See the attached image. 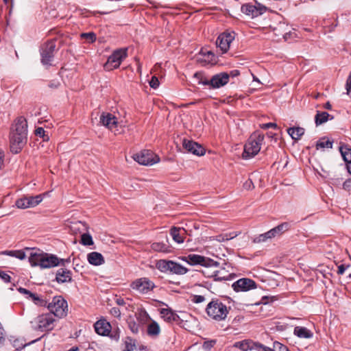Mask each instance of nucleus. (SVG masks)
Segmentation results:
<instances>
[{"instance_id":"obj_1","label":"nucleus","mask_w":351,"mask_h":351,"mask_svg":"<svg viewBox=\"0 0 351 351\" xmlns=\"http://www.w3.org/2000/svg\"><path fill=\"white\" fill-rule=\"evenodd\" d=\"M27 124L23 117L17 118L12 125L10 134V150L18 154L27 143Z\"/></svg>"},{"instance_id":"obj_2","label":"nucleus","mask_w":351,"mask_h":351,"mask_svg":"<svg viewBox=\"0 0 351 351\" xmlns=\"http://www.w3.org/2000/svg\"><path fill=\"white\" fill-rule=\"evenodd\" d=\"M206 312L211 319L220 322L226 318L229 309L221 301L216 299L207 304Z\"/></svg>"},{"instance_id":"obj_3","label":"nucleus","mask_w":351,"mask_h":351,"mask_svg":"<svg viewBox=\"0 0 351 351\" xmlns=\"http://www.w3.org/2000/svg\"><path fill=\"white\" fill-rule=\"evenodd\" d=\"M56 319L51 313H43L34 318L31 322V327L33 330L40 332H49L55 326Z\"/></svg>"},{"instance_id":"obj_4","label":"nucleus","mask_w":351,"mask_h":351,"mask_svg":"<svg viewBox=\"0 0 351 351\" xmlns=\"http://www.w3.org/2000/svg\"><path fill=\"white\" fill-rule=\"evenodd\" d=\"M263 141L262 134L255 133L251 135L244 146L243 157L247 159L256 156L260 152Z\"/></svg>"},{"instance_id":"obj_5","label":"nucleus","mask_w":351,"mask_h":351,"mask_svg":"<svg viewBox=\"0 0 351 351\" xmlns=\"http://www.w3.org/2000/svg\"><path fill=\"white\" fill-rule=\"evenodd\" d=\"M156 268L163 273L169 272L172 274L184 275L189 269L181 264L173 261L161 259L157 261Z\"/></svg>"},{"instance_id":"obj_6","label":"nucleus","mask_w":351,"mask_h":351,"mask_svg":"<svg viewBox=\"0 0 351 351\" xmlns=\"http://www.w3.org/2000/svg\"><path fill=\"white\" fill-rule=\"evenodd\" d=\"M51 314L58 318H63L68 313L67 302L61 295L55 296L47 306Z\"/></svg>"},{"instance_id":"obj_7","label":"nucleus","mask_w":351,"mask_h":351,"mask_svg":"<svg viewBox=\"0 0 351 351\" xmlns=\"http://www.w3.org/2000/svg\"><path fill=\"white\" fill-rule=\"evenodd\" d=\"M179 258L191 265H201L205 267H217L219 265V263L217 261L195 254H190Z\"/></svg>"},{"instance_id":"obj_8","label":"nucleus","mask_w":351,"mask_h":351,"mask_svg":"<svg viewBox=\"0 0 351 351\" xmlns=\"http://www.w3.org/2000/svg\"><path fill=\"white\" fill-rule=\"evenodd\" d=\"M290 228V225L287 222L282 223L270 230L261 234L254 239V243H263L269 239H271L281 235Z\"/></svg>"},{"instance_id":"obj_9","label":"nucleus","mask_w":351,"mask_h":351,"mask_svg":"<svg viewBox=\"0 0 351 351\" xmlns=\"http://www.w3.org/2000/svg\"><path fill=\"white\" fill-rule=\"evenodd\" d=\"M127 48H121L115 50L108 58L107 62L104 64V69L107 71H111L118 68L122 61L125 60L128 56Z\"/></svg>"},{"instance_id":"obj_10","label":"nucleus","mask_w":351,"mask_h":351,"mask_svg":"<svg viewBox=\"0 0 351 351\" xmlns=\"http://www.w3.org/2000/svg\"><path fill=\"white\" fill-rule=\"evenodd\" d=\"M266 10L267 8L265 5L258 3L256 1L244 3L241 5V11L252 19L263 14Z\"/></svg>"},{"instance_id":"obj_11","label":"nucleus","mask_w":351,"mask_h":351,"mask_svg":"<svg viewBox=\"0 0 351 351\" xmlns=\"http://www.w3.org/2000/svg\"><path fill=\"white\" fill-rule=\"evenodd\" d=\"M133 159L142 165H153L160 161L159 157L150 150H143L133 156Z\"/></svg>"},{"instance_id":"obj_12","label":"nucleus","mask_w":351,"mask_h":351,"mask_svg":"<svg viewBox=\"0 0 351 351\" xmlns=\"http://www.w3.org/2000/svg\"><path fill=\"white\" fill-rule=\"evenodd\" d=\"M155 287L154 283L147 278H140L130 284V287L141 294H146Z\"/></svg>"},{"instance_id":"obj_13","label":"nucleus","mask_w":351,"mask_h":351,"mask_svg":"<svg viewBox=\"0 0 351 351\" xmlns=\"http://www.w3.org/2000/svg\"><path fill=\"white\" fill-rule=\"evenodd\" d=\"M56 41L51 40L45 43L41 49V62L43 65L49 66L53 58V53L56 49Z\"/></svg>"},{"instance_id":"obj_14","label":"nucleus","mask_w":351,"mask_h":351,"mask_svg":"<svg viewBox=\"0 0 351 351\" xmlns=\"http://www.w3.org/2000/svg\"><path fill=\"white\" fill-rule=\"evenodd\" d=\"M234 32H223L221 34L216 40L217 47L222 53H226L230 49V44L234 40Z\"/></svg>"},{"instance_id":"obj_15","label":"nucleus","mask_w":351,"mask_h":351,"mask_svg":"<svg viewBox=\"0 0 351 351\" xmlns=\"http://www.w3.org/2000/svg\"><path fill=\"white\" fill-rule=\"evenodd\" d=\"M234 347L239 348L242 351L257 350V351H270V348L263 346L259 343L254 342L251 340H244L235 342Z\"/></svg>"},{"instance_id":"obj_16","label":"nucleus","mask_w":351,"mask_h":351,"mask_svg":"<svg viewBox=\"0 0 351 351\" xmlns=\"http://www.w3.org/2000/svg\"><path fill=\"white\" fill-rule=\"evenodd\" d=\"M65 262H69V260L60 259L55 255H49L43 253L40 267L43 269L56 267L58 265H64Z\"/></svg>"},{"instance_id":"obj_17","label":"nucleus","mask_w":351,"mask_h":351,"mask_svg":"<svg viewBox=\"0 0 351 351\" xmlns=\"http://www.w3.org/2000/svg\"><path fill=\"white\" fill-rule=\"evenodd\" d=\"M230 75L228 73H220L212 76L210 79V88H219L229 82Z\"/></svg>"},{"instance_id":"obj_18","label":"nucleus","mask_w":351,"mask_h":351,"mask_svg":"<svg viewBox=\"0 0 351 351\" xmlns=\"http://www.w3.org/2000/svg\"><path fill=\"white\" fill-rule=\"evenodd\" d=\"M235 291H247L256 288V282L249 278H241L232 284Z\"/></svg>"},{"instance_id":"obj_19","label":"nucleus","mask_w":351,"mask_h":351,"mask_svg":"<svg viewBox=\"0 0 351 351\" xmlns=\"http://www.w3.org/2000/svg\"><path fill=\"white\" fill-rule=\"evenodd\" d=\"M182 145L188 152L194 155L200 156L205 154V149L193 141L184 139Z\"/></svg>"},{"instance_id":"obj_20","label":"nucleus","mask_w":351,"mask_h":351,"mask_svg":"<svg viewBox=\"0 0 351 351\" xmlns=\"http://www.w3.org/2000/svg\"><path fill=\"white\" fill-rule=\"evenodd\" d=\"M100 123L110 130H113L117 125V119L110 113H102L100 116Z\"/></svg>"},{"instance_id":"obj_21","label":"nucleus","mask_w":351,"mask_h":351,"mask_svg":"<svg viewBox=\"0 0 351 351\" xmlns=\"http://www.w3.org/2000/svg\"><path fill=\"white\" fill-rule=\"evenodd\" d=\"M95 332L102 336H106L108 335L111 329V326L109 322H106V320H99L95 324Z\"/></svg>"},{"instance_id":"obj_22","label":"nucleus","mask_w":351,"mask_h":351,"mask_svg":"<svg viewBox=\"0 0 351 351\" xmlns=\"http://www.w3.org/2000/svg\"><path fill=\"white\" fill-rule=\"evenodd\" d=\"M197 61L205 64H210L215 62L216 58L211 51L202 49L197 57Z\"/></svg>"},{"instance_id":"obj_23","label":"nucleus","mask_w":351,"mask_h":351,"mask_svg":"<svg viewBox=\"0 0 351 351\" xmlns=\"http://www.w3.org/2000/svg\"><path fill=\"white\" fill-rule=\"evenodd\" d=\"M56 279L58 283L71 282L72 280L71 272L66 269L60 268L57 271Z\"/></svg>"},{"instance_id":"obj_24","label":"nucleus","mask_w":351,"mask_h":351,"mask_svg":"<svg viewBox=\"0 0 351 351\" xmlns=\"http://www.w3.org/2000/svg\"><path fill=\"white\" fill-rule=\"evenodd\" d=\"M87 260L90 265L99 266L104 263V258L101 253L92 252L87 254Z\"/></svg>"},{"instance_id":"obj_25","label":"nucleus","mask_w":351,"mask_h":351,"mask_svg":"<svg viewBox=\"0 0 351 351\" xmlns=\"http://www.w3.org/2000/svg\"><path fill=\"white\" fill-rule=\"evenodd\" d=\"M160 315L164 320L167 322H176L179 318L176 313L168 308H162L160 310Z\"/></svg>"},{"instance_id":"obj_26","label":"nucleus","mask_w":351,"mask_h":351,"mask_svg":"<svg viewBox=\"0 0 351 351\" xmlns=\"http://www.w3.org/2000/svg\"><path fill=\"white\" fill-rule=\"evenodd\" d=\"M43 256V252L32 250L29 256V262L32 267L40 266Z\"/></svg>"},{"instance_id":"obj_27","label":"nucleus","mask_w":351,"mask_h":351,"mask_svg":"<svg viewBox=\"0 0 351 351\" xmlns=\"http://www.w3.org/2000/svg\"><path fill=\"white\" fill-rule=\"evenodd\" d=\"M293 333L300 338L310 339L313 337V332L305 327L296 326L294 328Z\"/></svg>"},{"instance_id":"obj_28","label":"nucleus","mask_w":351,"mask_h":351,"mask_svg":"<svg viewBox=\"0 0 351 351\" xmlns=\"http://www.w3.org/2000/svg\"><path fill=\"white\" fill-rule=\"evenodd\" d=\"M237 236H238V233H237V232H230V233L221 234H219V235H217L215 237H209V241H216L218 242H224V241L232 239Z\"/></svg>"},{"instance_id":"obj_29","label":"nucleus","mask_w":351,"mask_h":351,"mask_svg":"<svg viewBox=\"0 0 351 351\" xmlns=\"http://www.w3.org/2000/svg\"><path fill=\"white\" fill-rule=\"evenodd\" d=\"M147 332L151 337L158 336L160 332L159 324L156 321L152 320L151 323L147 326Z\"/></svg>"},{"instance_id":"obj_30","label":"nucleus","mask_w":351,"mask_h":351,"mask_svg":"<svg viewBox=\"0 0 351 351\" xmlns=\"http://www.w3.org/2000/svg\"><path fill=\"white\" fill-rule=\"evenodd\" d=\"M287 132L292 139L298 141L304 134V129L300 127L289 128Z\"/></svg>"},{"instance_id":"obj_31","label":"nucleus","mask_w":351,"mask_h":351,"mask_svg":"<svg viewBox=\"0 0 351 351\" xmlns=\"http://www.w3.org/2000/svg\"><path fill=\"white\" fill-rule=\"evenodd\" d=\"M0 254L15 257L20 260L26 258L25 252L23 250H5L0 252Z\"/></svg>"},{"instance_id":"obj_32","label":"nucleus","mask_w":351,"mask_h":351,"mask_svg":"<svg viewBox=\"0 0 351 351\" xmlns=\"http://www.w3.org/2000/svg\"><path fill=\"white\" fill-rule=\"evenodd\" d=\"M339 151L344 160L348 164L351 162V148L348 145H341L339 147Z\"/></svg>"},{"instance_id":"obj_33","label":"nucleus","mask_w":351,"mask_h":351,"mask_svg":"<svg viewBox=\"0 0 351 351\" xmlns=\"http://www.w3.org/2000/svg\"><path fill=\"white\" fill-rule=\"evenodd\" d=\"M333 141L326 137L320 138L316 143L317 149H331L332 147Z\"/></svg>"},{"instance_id":"obj_34","label":"nucleus","mask_w":351,"mask_h":351,"mask_svg":"<svg viewBox=\"0 0 351 351\" xmlns=\"http://www.w3.org/2000/svg\"><path fill=\"white\" fill-rule=\"evenodd\" d=\"M329 117L330 114L326 112H317L315 117L316 125H322L326 122Z\"/></svg>"},{"instance_id":"obj_35","label":"nucleus","mask_w":351,"mask_h":351,"mask_svg":"<svg viewBox=\"0 0 351 351\" xmlns=\"http://www.w3.org/2000/svg\"><path fill=\"white\" fill-rule=\"evenodd\" d=\"M136 317L137 320L142 324H146L150 317L147 313V311L144 309H140L136 313Z\"/></svg>"},{"instance_id":"obj_36","label":"nucleus","mask_w":351,"mask_h":351,"mask_svg":"<svg viewBox=\"0 0 351 351\" xmlns=\"http://www.w3.org/2000/svg\"><path fill=\"white\" fill-rule=\"evenodd\" d=\"M152 249L156 252L168 253L170 252L169 247L163 243L156 242L152 245Z\"/></svg>"},{"instance_id":"obj_37","label":"nucleus","mask_w":351,"mask_h":351,"mask_svg":"<svg viewBox=\"0 0 351 351\" xmlns=\"http://www.w3.org/2000/svg\"><path fill=\"white\" fill-rule=\"evenodd\" d=\"M180 231V228H177L175 227L171 229V235L173 239L178 243H182L184 242V238L181 234Z\"/></svg>"},{"instance_id":"obj_38","label":"nucleus","mask_w":351,"mask_h":351,"mask_svg":"<svg viewBox=\"0 0 351 351\" xmlns=\"http://www.w3.org/2000/svg\"><path fill=\"white\" fill-rule=\"evenodd\" d=\"M29 208L35 207L43 201V195L36 196H27Z\"/></svg>"},{"instance_id":"obj_39","label":"nucleus","mask_w":351,"mask_h":351,"mask_svg":"<svg viewBox=\"0 0 351 351\" xmlns=\"http://www.w3.org/2000/svg\"><path fill=\"white\" fill-rule=\"evenodd\" d=\"M86 229V226L84 223L82 221H76L73 223L71 226V230L74 234H77L78 232L81 233L82 231Z\"/></svg>"},{"instance_id":"obj_40","label":"nucleus","mask_w":351,"mask_h":351,"mask_svg":"<svg viewBox=\"0 0 351 351\" xmlns=\"http://www.w3.org/2000/svg\"><path fill=\"white\" fill-rule=\"evenodd\" d=\"M194 78L196 79L197 82L199 84H202L205 86H210V79H207L202 73L197 72L194 74Z\"/></svg>"},{"instance_id":"obj_41","label":"nucleus","mask_w":351,"mask_h":351,"mask_svg":"<svg viewBox=\"0 0 351 351\" xmlns=\"http://www.w3.org/2000/svg\"><path fill=\"white\" fill-rule=\"evenodd\" d=\"M136 350V343L134 340L128 337L125 341V348L123 351H134Z\"/></svg>"},{"instance_id":"obj_42","label":"nucleus","mask_w":351,"mask_h":351,"mask_svg":"<svg viewBox=\"0 0 351 351\" xmlns=\"http://www.w3.org/2000/svg\"><path fill=\"white\" fill-rule=\"evenodd\" d=\"M30 298L34 301V302L38 306H47V302L43 300V298H40L38 295L35 293H32L30 295Z\"/></svg>"},{"instance_id":"obj_43","label":"nucleus","mask_w":351,"mask_h":351,"mask_svg":"<svg viewBox=\"0 0 351 351\" xmlns=\"http://www.w3.org/2000/svg\"><path fill=\"white\" fill-rule=\"evenodd\" d=\"M81 243L84 245H91L93 244V238L89 234L83 233L81 236Z\"/></svg>"},{"instance_id":"obj_44","label":"nucleus","mask_w":351,"mask_h":351,"mask_svg":"<svg viewBox=\"0 0 351 351\" xmlns=\"http://www.w3.org/2000/svg\"><path fill=\"white\" fill-rule=\"evenodd\" d=\"M16 206L21 209H25L29 208L28 200L27 197H22L16 202Z\"/></svg>"},{"instance_id":"obj_45","label":"nucleus","mask_w":351,"mask_h":351,"mask_svg":"<svg viewBox=\"0 0 351 351\" xmlns=\"http://www.w3.org/2000/svg\"><path fill=\"white\" fill-rule=\"evenodd\" d=\"M274 349L270 348V351H289L287 346L279 342H275L274 343Z\"/></svg>"},{"instance_id":"obj_46","label":"nucleus","mask_w":351,"mask_h":351,"mask_svg":"<svg viewBox=\"0 0 351 351\" xmlns=\"http://www.w3.org/2000/svg\"><path fill=\"white\" fill-rule=\"evenodd\" d=\"M81 36L86 39L89 43H93L96 40V35L93 32L83 33Z\"/></svg>"},{"instance_id":"obj_47","label":"nucleus","mask_w":351,"mask_h":351,"mask_svg":"<svg viewBox=\"0 0 351 351\" xmlns=\"http://www.w3.org/2000/svg\"><path fill=\"white\" fill-rule=\"evenodd\" d=\"M159 80L158 79L157 77L156 76H153L151 79V80L149 81V86L152 88H157L158 86H159Z\"/></svg>"},{"instance_id":"obj_48","label":"nucleus","mask_w":351,"mask_h":351,"mask_svg":"<svg viewBox=\"0 0 351 351\" xmlns=\"http://www.w3.org/2000/svg\"><path fill=\"white\" fill-rule=\"evenodd\" d=\"M129 328L133 333H137L139 330L138 325L134 321L129 322Z\"/></svg>"},{"instance_id":"obj_49","label":"nucleus","mask_w":351,"mask_h":351,"mask_svg":"<svg viewBox=\"0 0 351 351\" xmlns=\"http://www.w3.org/2000/svg\"><path fill=\"white\" fill-rule=\"evenodd\" d=\"M204 300H205L204 296L200 295H195L193 296V298H192V301L194 303H197V304L203 302Z\"/></svg>"},{"instance_id":"obj_50","label":"nucleus","mask_w":351,"mask_h":351,"mask_svg":"<svg viewBox=\"0 0 351 351\" xmlns=\"http://www.w3.org/2000/svg\"><path fill=\"white\" fill-rule=\"evenodd\" d=\"M215 343H216L215 340L205 341L203 344V348L206 350H209L214 346Z\"/></svg>"},{"instance_id":"obj_51","label":"nucleus","mask_w":351,"mask_h":351,"mask_svg":"<svg viewBox=\"0 0 351 351\" xmlns=\"http://www.w3.org/2000/svg\"><path fill=\"white\" fill-rule=\"evenodd\" d=\"M110 314L115 317H121V311L119 308L113 307L110 309Z\"/></svg>"},{"instance_id":"obj_52","label":"nucleus","mask_w":351,"mask_h":351,"mask_svg":"<svg viewBox=\"0 0 351 351\" xmlns=\"http://www.w3.org/2000/svg\"><path fill=\"white\" fill-rule=\"evenodd\" d=\"M0 278L5 282H9L11 277L5 271H0Z\"/></svg>"},{"instance_id":"obj_53","label":"nucleus","mask_w":351,"mask_h":351,"mask_svg":"<svg viewBox=\"0 0 351 351\" xmlns=\"http://www.w3.org/2000/svg\"><path fill=\"white\" fill-rule=\"evenodd\" d=\"M35 133H36V136L45 138V130L43 128H36V130H35Z\"/></svg>"},{"instance_id":"obj_54","label":"nucleus","mask_w":351,"mask_h":351,"mask_svg":"<svg viewBox=\"0 0 351 351\" xmlns=\"http://www.w3.org/2000/svg\"><path fill=\"white\" fill-rule=\"evenodd\" d=\"M343 188L347 191L351 190V179H348L343 182Z\"/></svg>"},{"instance_id":"obj_55","label":"nucleus","mask_w":351,"mask_h":351,"mask_svg":"<svg viewBox=\"0 0 351 351\" xmlns=\"http://www.w3.org/2000/svg\"><path fill=\"white\" fill-rule=\"evenodd\" d=\"M19 291L21 293H23V294H25V295H27V298H30V295H32L33 293L30 292L29 290L25 289V288H22V287H20L19 289Z\"/></svg>"},{"instance_id":"obj_56","label":"nucleus","mask_w":351,"mask_h":351,"mask_svg":"<svg viewBox=\"0 0 351 351\" xmlns=\"http://www.w3.org/2000/svg\"><path fill=\"white\" fill-rule=\"evenodd\" d=\"M4 156V152L0 149V170L2 169L3 166Z\"/></svg>"},{"instance_id":"obj_57","label":"nucleus","mask_w":351,"mask_h":351,"mask_svg":"<svg viewBox=\"0 0 351 351\" xmlns=\"http://www.w3.org/2000/svg\"><path fill=\"white\" fill-rule=\"evenodd\" d=\"M346 267L344 265H341L338 267V271H337V273L340 275H342L346 269Z\"/></svg>"},{"instance_id":"obj_58","label":"nucleus","mask_w":351,"mask_h":351,"mask_svg":"<svg viewBox=\"0 0 351 351\" xmlns=\"http://www.w3.org/2000/svg\"><path fill=\"white\" fill-rule=\"evenodd\" d=\"M116 304L119 306H124L125 305V302L123 298H119L116 299Z\"/></svg>"},{"instance_id":"obj_59","label":"nucleus","mask_w":351,"mask_h":351,"mask_svg":"<svg viewBox=\"0 0 351 351\" xmlns=\"http://www.w3.org/2000/svg\"><path fill=\"white\" fill-rule=\"evenodd\" d=\"M276 124L274 123H268L263 125V128H276Z\"/></svg>"},{"instance_id":"obj_60","label":"nucleus","mask_w":351,"mask_h":351,"mask_svg":"<svg viewBox=\"0 0 351 351\" xmlns=\"http://www.w3.org/2000/svg\"><path fill=\"white\" fill-rule=\"evenodd\" d=\"M240 74L239 71L238 70H233L230 73V76L235 77Z\"/></svg>"},{"instance_id":"obj_61","label":"nucleus","mask_w":351,"mask_h":351,"mask_svg":"<svg viewBox=\"0 0 351 351\" xmlns=\"http://www.w3.org/2000/svg\"><path fill=\"white\" fill-rule=\"evenodd\" d=\"M252 77H253V81L258 82L259 84H262L260 82V80H258V78L257 77H256L254 75L252 74Z\"/></svg>"},{"instance_id":"obj_62","label":"nucleus","mask_w":351,"mask_h":351,"mask_svg":"<svg viewBox=\"0 0 351 351\" xmlns=\"http://www.w3.org/2000/svg\"><path fill=\"white\" fill-rule=\"evenodd\" d=\"M347 169L349 173L351 175V162L347 164Z\"/></svg>"},{"instance_id":"obj_63","label":"nucleus","mask_w":351,"mask_h":351,"mask_svg":"<svg viewBox=\"0 0 351 351\" xmlns=\"http://www.w3.org/2000/svg\"><path fill=\"white\" fill-rule=\"evenodd\" d=\"M324 108L328 109V110H330L332 106L330 105V104L329 102H327L325 106H324Z\"/></svg>"},{"instance_id":"obj_64","label":"nucleus","mask_w":351,"mask_h":351,"mask_svg":"<svg viewBox=\"0 0 351 351\" xmlns=\"http://www.w3.org/2000/svg\"><path fill=\"white\" fill-rule=\"evenodd\" d=\"M77 350H78V348L77 347H73L67 351H77Z\"/></svg>"}]
</instances>
